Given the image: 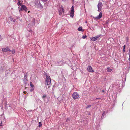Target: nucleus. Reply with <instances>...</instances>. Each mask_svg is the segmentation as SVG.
<instances>
[{"label":"nucleus","instance_id":"nucleus-1","mask_svg":"<svg viewBox=\"0 0 130 130\" xmlns=\"http://www.w3.org/2000/svg\"><path fill=\"white\" fill-rule=\"evenodd\" d=\"M34 2L35 4V6L37 8H43V7L40 4L39 0H35Z\"/></svg>","mask_w":130,"mask_h":130},{"label":"nucleus","instance_id":"nucleus-2","mask_svg":"<svg viewBox=\"0 0 130 130\" xmlns=\"http://www.w3.org/2000/svg\"><path fill=\"white\" fill-rule=\"evenodd\" d=\"M45 75L46 84L48 86V87H49L51 85V78L47 74H46Z\"/></svg>","mask_w":130,"mask_h":130},{"label":"nucleus","instance_id":"nucleus-3","mask_svg":"<svg viewBox=\"0 0 130 130\" xmlns=\"http://www.w3.org/2000/svg\"><path fill=\"white\" fill-rule=\"evenodd\" d=\"M29 23L32 26L35 25V19L32 17H30L29 18Z\"/></svg>","mask_w":130,"mask_h":130},{"label":"nucleus","instance_id":"nucleus-4","mask_svg":"<svg viewBox=\"0 0 130 130\" xmlns=\"http://www.w3.org/2000/svg\"><path fill=\"white\" fill-rule=\"evenodd\" d=\"M72 96L74 99H76L79 98V95L76 92H74L72 95Z\"/></svg>","mask_w":130,"mask_h":130},{"label":"nucleus","instance_id":"nucleus-5","mask_svg":"<svg viewBox=\"0 0 130 130\" xmlns=\"http://www.w3.org/2000/svg\"><path fill=\"white\" fill-rule=\"evenodd\" d=\"M64 11V10L62 6H61V7L59 8V12L60 15L61 16L63 14Z\"/></svg>","mask_w":130,"mask_h":130},{"label":"nucleus","instance_id":"nucleus-6","mask_svg":"<svg viewBox=\"0 0 130 130\" xmlns=\"http://www.w3.org/2000/svg\"><path fill=\"white\" fill-rule=\"evenodd\" d=\"M23 10H24L26 12H27V8L24 5H23L21 6L20 9L19 10L20 13H21V11Z\"/></svg>","mask_w":130,"mask_h":130},{"label":"nucleus","instance_id":"nucleus-7","mask_svg":"<svg viewBox=\"0 0 130 130\" xmlns=\"http://www.w3.org/2000/svg\"><path fill=\"white\" fill-rule=\"evenodd\" d=\"M42 98L44 102H48L49 100L48 97H47L46 95H43L42 96Z\"/></svg>","mask_w":130,"mask_h":130},{"label":"nucleus","instance_id":"nucleus-8","mask_svg":"<svg viewBox=\"0 0 130 130\" xmlns=\"http://www.w3.org/2000/svg\"><path fill=\"white\" fill-rule=\"evenodd\" d=\"M100 36V35H99L97 36L92 37L90 38L91 40L93 41H96L98 39Z\"/></svg>","mask_w":130,"mask_h":130},{"label":"nucleus","instance_id":"nucleus-9","mask_svg":"<svg viewBox=\"0 0 130 130\" xmlns=\"http://www.w3.org/2000/svg\"><path fill=\"white\" fill-rule=\"evenodd\" d=\"M102 6L103 5L102 3H99H99L98 4V11L99 12H100L101 11Z\"/></svg>","mask_w":130,"mask_h":130},{"label":"nucleus","instance_id":"nucleus-10","mask_svg":"<svg viewBox=\"0 0 130 130\" xmlns=\"http://www.w3.org/2000/svg\"><path fill=\"white\" fill-rule=\"evenodd\" d=\"M87 70L88 71L90 72H94V71L93 70L92 67L90 66H88L87 68Z\"/></svg>","mask_w":130,"mask_h":130},{"label":"nucleus","instance_id":"nucleus-11","mask_svg":"<svg viewBox=\"0 0 130 130\" xmlns=\"http://www.w3.org/2000/svg\"><path fill=\"white\" fill-rule=\"evenodd\" d=\"M63 60H61L60 61H58L56 62V64L57 65H61L63 64Z\"/></svg>","mask_w":130,"mask_h":130},{"label":"nucleus","instance_id":"nucleus-12","mask_svg":"<svg viewBox=\"0 0 130 130\" xmlns=\"http://www.w3.org/2000/svg\"><path fill=\"white\" fill-rule=\"evenodd\" d=\"M9 51H11V50H10L9 48L7 47H6L5 48H3L2 49V51L3 52Z\"/></svg>","mask_w":130,"mask_h":130},{"label":"nucleus","instance_id":"nucleus-13","mask_svg":"<svg viewBox=\"0 0 130 130\" xmlns=\"http://www.w3.org/2000/svg\"><path fill=\"white\" fill-rule=\"evenodd\" d=\"M102 16V13L101 12H100L99 13V15L98 16L96 17L95 18L98 19H99Z\"/></svg>","mask_w":130,"mask_h":130},{"label":"nucleus","instance_id":"nucleus-14","mask_svg":"<svg viewBox=\"0 0 130 130\" xmlns=\"http://www.w3.org/2000/svg\"><path fill=\"white\" fill-rule=\"evenodd\" d=\"M74 12L71 11L70 13V16L72 17H73L74 16Z\"/></svg>","mask_w":130,"mask_h":130},{"label":"nucleus","instance_id":"nucleus-15","mask_svg":"<svg viewBox=\"0 0 130 130\" xmlns=\"http://www.w3.org/2000/svg\"><path fill=\"white\" fill-rule=\"evenodd\" d=\"M107 70L108 72H110L112 70V69H110L109 67H108L107 69Z\"/></svg>","mask_w":130,"mask_h":130},{"label":"nucleus","instance_id":"nucleus-16","mask_svg":"<svg viewBox=\"0 0 130 130\" xmlns=\"http://www.w3.org/2000/svg\"><path fill=\"white\" fill-rule=\"evenodd\" d=\"M3 66H0V71L2 72L3 71Z\"/></svg>","mask_w":130,"mask_h":130},{"label":"nucleus","instance_id":"nucleus-17","mask_svg":"<svg viewBox=\"0 0 130 130\" xmlns=\"http://www.w3.org/2000/svg\"><path fill=\"white\" fill-rule=\"evenodd\" d=\"M78 30L79 31H83L84 30L82 29L81 27H79L78 28Z\"/></svg>","mask_w":130,"mask_h":130},{"label":"nucleus","instance_id":"nucleus-18","mask_svg":"<svg viewBox=\"0 0 130 130\" xmlns=\"http://www.w3.org/2000/svg\"><path fill=\"white\" fill-rule=\"evenodd\" d=\"M74 6H72L71 7V11L74 12Z\"/></svg>","mask_w":130,"mask_h":130},{"label":"nucleus","instance_id":"nucleus-19","mask_svg":"<svg viewBox=\"0 0 130 130\" xmlns=\"http://www.w3.org/2000/svg\"><path fill=\"white\" fill-rule=\"evenodd\" d=\"M11 51L12 52V54H14L15 52V50L14 49H13L12 51Z\"/></svg>","mask_w":130,"mask_h":130},{"label":"nucleus","instance_id":"nucleus-20","mask_svg":"<svg viewBox=\"0 0 130 130\" xmlns=\"http://www.w3.org/2000/svg\"><path fill=\"white\" fill-rule=\"evenodd\" d=\"M30 84L32 88H33V87H34V86L31 82L30 83Z\"/></svg>","mask_w":130,"mask_h":130},{"label":"nucleus","instance_id":"nucleus-21","mask_svg":"<svg viewBox=\"0 0 130 130\" xmlns=\"http://www.w3.org/2000/svg\"><path fill=\"white\" fill-rule=\"evenodd\" d=\"M128 54L129 55V60L130 61V50H129Z\"/></svg>","mask_w":130,"mask_h":130},{"label":"nucleus","instance_id":"nucleus-22","mask_svg":"<svg viewBox=\"0 0 130 130\" xmlns=\"http://www.w3.org/2000/svg\"><path fill=\"white\" fill-rule=\"evenodd\" d=\"M39 127H41L42 126V123H41V122H39Z\"/></svg>","mask_w":130,"mask_h":130},{"label":"nucleus","instance_id":"nucleus-23","mask_svg":"<svg viewBox=\"0 0 130 130\" xmlns=\"http://www.w3.org/2000/svg\"><path fill=\"white\" fill-rule=\"evenodd\" d=\"M125 47H126V46L125 45H124L123 46V51H124V52H125Z\"/></svg>","mask_w":130,"mask_h":130},{"label":"nucleus","instance_id":"nucleus-24","mask_svg":"<svg viewBox=\"0 0 130 130\" xmlns=\"http://www.w3.org/2000/svg\"><path fill=\"white\" fill-rule=\"evenodd\" d=\"M90 29L92 30H94V27H92L90 28Z\"/></svg>","mask_w":130,"mask_h":130},{"label":"nucleus","instance_id":"nucleus-25","mask_svg":"<svg viewBox=\"0 0 130 130\" xmlns=\"http://www.w3.org/2000/svg\"><path fill=\"white\" fill-rule=\"evenodd\" d=\"M91 105H88V106H87L86 107V108H89L90 107H91Z\"/></svg>","mask_w":130,"mask_h":130},{"label":"nucleus","instance_id":"nucleus-26","mask_svg":"<svg viewBox=\"0 0 130 130\" xmlns=\"http://www.w3.org/2000/svg\"><path fill=\"white\" fill-rule=\"evenodd\" d=\"M86 37H87V36L86 35L83 36H82V38L83 39H85V38H86Z\"/></svg>","mask_w":130,"mask_h":130},{"label":"nucleus","instance_id":"nucleus-27","mask_svg":"<svg viewBox=\"0 0 130 130\" xmlns=\"http://www.w3.org/2000/svg\"><path fill=\"white\" fill-rule=\"evenodd\" d=\"M27 74H26V75H25L24 76V78H25L27 80Z\"/></svg>","mask_w":130,"mask_h":130},{"label":"nucleus","instance_id":"nucleus-28","mask_svg":"<svg viewBox=\"0 0 130 130\" xmlns=\"http://www.w3.org/2000/svg\"><path fill=\"white\" fill-rule=\"evenodd\" d=\"M105 113V111H104L102 113V115L103 116H104V115Z\"/></svg>","mask_w":130,"mask_h":130},{"label":"nucleus","instance_id":"nucleus-29","mask_svg":"<svg viewBox=\"0 0 130 130\" xmlns=\"http://www.w3.org/2000/svg\"><path fill=\"white\" fill-rule=\"evenodd\" d=\"M33 90H34V89H33V88H31V89L30 90V91H31V92H32V91Z\"/></svg>","mask_w":130,"mask_h":130},{"label":"nucleus","instance_id":"nucleus-30","mask_svg":"<svg viewBox=\"0 0 130 130\" xmlns=\"http://www.w3.org/2000/svg\"><path fill=\"white\" fill-rule=\"evenodd\" d=\"M126 39L127 40V42H128V38H126Z\"/></svg>","mask_w":130,"mask_h":130},{"label":"nucleus","instance_id":"nucleus-31","mask_svg":"<svg viewBox=\"0 0 130 130\" xmlns=\"http://www.w3.org/2000/svg\"><path fill=\"white\" fill-rule=\"evenodd\" d=\"M20 4H21L19 2L18 3V5H20Z\"/></svg>","mask_w":130,"mask_h":130},{"label":"nucleus","instance_id":"nucleus-32","mask_svg":"<svg viewBox=\"0 0 130 130\" xmlns=\"http://www.w3.org/2000/svg\"><path fill=\"white\" fill-rule=\"evenodd\" d=\"M104 116H103V115H102V116H101V118L102 119H103L104 118Z\"/></svg>","mask_w":130,"mask_h":130},{"label":"nucleus","instance_id":"nucleus-33","mask_svg":"<svg viewBox=\"0 0 130 130\" xmlns=\"http://www.w3.org/2000/svg\"><path fill=\"white\" fill-rule=\"evenodd\" d=\"M2 40V39L1 38V35H0V41H1Z\"/></svg>","mask_w":130,"mask_h":130},{"label":"nucleus","instance_id":"nucleus-34","mask_svg":"<svg viewBox=\"0 0 130 130\" xmlns=\"http://www.w3.org/2000/svg\"><path fill=\"white\" fill-rule=\"evenodd\" d=\"M16 21V20L15 19L13 20V22H15Z\"/></svg>","mask_w":130,"mask_h":130},{"label":"nucleus","instance_id":"nucleus-35","mask_svg":"<svg viewBox=\"0 0 130 130\" xmlns=\"http://www.w3.org/2000/svg\"><path fill=\"white\" fill-rule=\"evenodd\" d=\"M41 0L42 1H44V2H45L47 1V0Z\"/></svg>","mask_w":130,"mask_h":130},{"label":"nucleus","instance_id":"nucleus-36","mask_svg":"<svg viewBox=\"0 0 130 130\" xmlns=\"http://www.w3.org/2000/svg\"><path fill=\"white\" fill-rule=\"evenodd\" d=\"M100 99V98H96V99Z\"/></svg>","mask_w":130,"mask_h":130},{"label":"nucleus","instance_id":"nucleus-37","mask_svg":"<svg viewBox=\"0 0 130 130\" xmlns=\"http://www.w3.org/2000/svg\"><path fill=\"white\" fill-rule=\"evenodd\" d=\"M90 112H89L88 113V115H90Z\"/></svg>","mask_w":130,"mask_h":130},{"label":"nucleus","instance_id":"nucleus-38","mask_svg":"<svg viewBox=\"0 0 130 130\" xmlns=\"http://www.w3.org/2000/svg\"><path fill=\"white\" fill-rule=\"evenodd\" d=\"M24 94H25L26 93V92L25 91H24Z\"/></svg>","mask_w":130,"mask_h":130},{"label":"nucleus","instance_id":"nucleus-39","mask_svg":"<svg viewBox=\"0 0 130 130\" xmlns=\"http://www.w3.org/2000/svg\"><path fill=\"white\" fill-rule=\"evenodd\" d=\"M102 92H104V90H102Z\"/></svg>","mask_w":130,"mask_h":130},{"label":"nucleus","instance_id":"nucleus-40","mask_svg":"<svg viewBox=\"0 0 130 130\" xmlns=\"http://www.w3.org/2000/svg\"><path fill=\"white\" fill-rule=\"evenodd\" d=\"M85 22L86 23H87V21H85Z\"/></svg>","mask_w":130,"mask_h":130},{"label":"nucleus","instance_id":"nucleus-41","mask_svg":"<svg viewBox=\"0 0 130 130\" xmlns=\"http://www.w3.org/2000/svg\"><path fill=\"white\" fill-rule=\"evenodd\" d=\"M6 119L4 118V121H6Z\"/></svg>","mask_w":130,"mask_h":130},{"label":"nucleus","instance_id":"nucleus-42","mask_svg":"<svg viewBox=\"0 0 130 130\" xmlns=\"http://www.w3.org/2000/svg\"><path fill=\"white\" fill-rule=\"evenodd\" d=\"M68 120V119H67V120H66V121H67Z\"/></svg>","mask_w":130,"mask_h":130},{"label":"nucleus","instance_id":"nucleus-43","mask_svg":"<svg viewBox=\"0 0 130 130\" xmlns=\"http://www.w3.org/2000/svg\"><path fill=\"white\" fill-rule=\"evenodd\" d=\"M29 12V11L28 12Z\"/></svg>","mask_w":130,"mask_h":130},{"label":"nucleus","instance_id":"nucleus-44","mask_svg":"<svg viewBox=\"0 0 130 130\" xmlns=\"http://www.w3.org/2000/svg\"><path fill=\"white\" fill-rule=\"evenodd\" d=\"M129 50H130V49Z\"/></svg>","mask_w":130,"mask_h":130}]
</instances>
